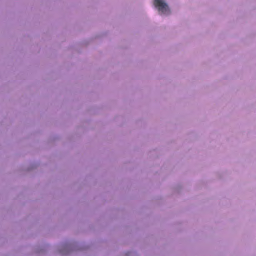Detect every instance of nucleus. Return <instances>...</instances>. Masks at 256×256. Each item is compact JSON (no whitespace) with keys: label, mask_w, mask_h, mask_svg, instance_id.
Instances as JSON below:
<instances>
[{"label":"nucleus","mask_w":256,"mask_h":256,"mask_svg":"<svg viewBox=\"0 0 256 256\" xmlns=\"http://www.w3.org/2000/svg\"><path fill=\"white\" fill-rule=\"evenodd\" d=\"M154 4L158 10L164 14H168L170 10L168 4L164 0H154Z\"/></svg>","instance_id":"nucleus-1"}]
</instances>
